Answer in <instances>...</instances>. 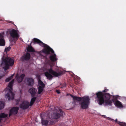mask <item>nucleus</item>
<instances>
[{"label":"nucleus","mask_w":126,"mask_h":126,"mask_svg":"<svg viewBox=\"0 0 126 126\" xmlns=\"http://www.w3.org/2000/svg\"><path fill=\"white\" fill-rule=\"evenodd\" d=\"M30 106L29 102L27 101L23 102L20 105V108L23 109H26L28 108Z\"/></svg>","instance_id":"nucleus-12"},{"label":"nucleus","mask_w":126,"mask_h":126,"mask_svg":"<svg viewBox=\"0 0 126 126\" xmlns=\"http://www.w3.org/2000/svg\"><path fill=\"white\" fill-rule=\"evenodd\" d=\"M56 92L58 94H59L60 93V90H57L56 91Z\"/></svg>","instance_id":"nucleus-32"},{"label":"nucleus","mask_w":126,"mask_h":126,"mask_svg":"<svg viewBox=\"0 0 126 126\" xmlns=\"http://www.w3.org/2000/svg\"><path fill=\"white\" fill-rule=\"evenodd\" d=\"M34 42L37 43L40 46L44 47L45 48L42 50V52L47 55L50 54V52L53 54L54 53V51L53 49L44 43L40 40L36 38H34L33 39Z\"/></svg>","instance_id":"nucleus-2"},{"label":"nucleus","mask_w":126,"mask_h":126,"mask_svg":"<svg viewBox=\"0 0 126 126\" xmlns=\"http://www.w3.org/2000/svg\"><path fill=\"white\" fill-rule=\"evenodd\" d=\"M49 58L50 60L53 62H55L57 60V59L56 58V55L55 54L50 55Z\"/></svg>","instance_id":"nucleus-16"},{"label":"nucleus","mask_w":126,"mask_h":126,"mask_svg":"<svg viewBox=\"0 0 126 126\" xmlns=\"http://www.w3.org/2000/svg\"><path fill=\"white\" fill-rule=\"evenodd\" d=\"M41 122L43 125H47L48 121L47 120L44 119L41 116Z\"/></svg>","instance_id":"nucleus-20"},{"label":"nucleus","mask_w":126,"mask_h":126,"mask_svg":"<svg viewBox=\"0 0 126 126\" xmlns=\"http://www.w3.org/2000/svg\"><path fill=\"white\" fill-rule=\"evenodd\" d=\"M118 124L121 126H126V123L124 122H118Z\"/></svg>","instance_id":"nucleus-26"},{"label":"nucleus","mask_w":126,"mask_h":126,"mask_svg":"<svg viewBox=\"0 0 126 126\" xmlns=\"http://www.w3.org/2000/svg\"><path fill=\"white\" fill-rule=\"evenodd\" d=\"M32 97V98L31 100L30 103V104H29L30 106H32L33 105L37 98V97H34V96Z\"/></svg>","instance_id":"nucleus-21"},{"label":"nucleus","mask_w":126,"mask_h":126,"mask_svg":"<svg viewBox=\"0 0 126 126\" xmlns=\"http://www.w3.org/2000/svg\"><path fill=\"white\" fill-rule=\"evenodd\" d=\"M60 85L61 86V88H64L66 87V84L65 83H64L63 84H61Z\"/></svg>","instance_id":"nucleus-28"},{"label":"nucleus","mask_w":126,"mask_h":126,"mask_svg":"<svg viewBox=\"0 0 126 126\" xmlns=\"http://www.w3.org/2000/svg\"><path fill=\"white\" fill-rule=\"evenodd\" d=\"M31 43L30 45H29L28 47L27 48V50L29 52H34L35 51V50L33 47L31 46Z\"/></svg>","instance_id":"nucleus-19"},{"label":"nucleus","mask_w":126,"mask_h":126,"mask_svg":"<svg viewBox=\"0 0 126 126\" xmlns=\"http://www.w3.org/2000/svg\"><path fill=\"white\" fill-rule=\"evenodd\" d=\"M10 36L12 38V41H16L18 39L19 35L17 31L14 29H12L9 31Z\"/></svg>","instance_id":"nucleus-6"},{"label":"nucleus","mask_w":126,"mask_h":126,"mask_svg":"<svg viewBox=\"0 0 126 126\" xmlns=\"http://www.w3.org/2000/svg\"><path fill=\"white\" fill-rule=\"evenodd\" d=\"M51 123H50L51 124L53 125V122H52V121H51Z\"/></svg>","instance_id":"nucleus-36"},{"label":"nucleus","mask_w":126,"mask_h":126,"mask_svg":"<svg viewBox=\"0 0 126 126\" xmlns=\"http://www.w3.org/2000/svg\"><path fill=\"white\" fill-rule=\"evenodd\" d=\"M14 64V60L9 57H5L3 56L2 58V62L1 65L3 66V69L6 71L8 69L10 66H12Z\"/></svg>","instance_id":"nucleus-3"},{"label":"nucleus","mask_w":126,"mask_h":126,"mask_svg":"<svg viewBox=\"0 0 126 126\" xmlns=\"http://www.w3.org/2000/svg\"><path fill=\"white\" fill-rule=\"evenodd\" d=\"M115 105L117 107L120 108H122L123 107V106L121 102L118 100H117L116 101Z\"/></svg>","instance_id":"nucleus-22"},{"label":"nucleus","mask_w":126,"mask_h":126,"mask_svg":"<svg viewBox=\"0 0 126 126\" xmlns=\"http://www.w3.org/2000/svg\"><path fill=\"white\" fill-rule=\"evenodd\" d=\"M8 115L5 114L4 113H1L0 114V118H4L7 117Z\"/></svg>","instance_id":"nucleus-25"},{"label":"nucleus","mask_w":126,"mask_h":126,"mask_svg":"<svg viewBox=\"0 0 126 126\" xmlns=\"http://www.w3.org/2000/svg\"><path fill=\"white\" fill-rule=\"evenodd\" d=\"M109 90L107 89H105L103 91V92H107Z\"/></svg>","instance_id":"nucleus-30"},{"label":"nucleus","mask_w":126,"mask_h":126,"mask_svg":"<svg viewBox=\"0 0 126 126\" xmlns=\"http://www.w3.org/2000/svg\"><path fill=\"white\" fill-rule=\"evenodd\" d=\"M114 121L115 123H118V122H119L118 121L117 119H116Z\"/></svg>","instance_id":"nucleus-34"},{"label":"nucleus","mask_w":126,"mask_h":126,"mask_svg":"<svg viewBox=\"0 0 126 126\" xmlns=\"http://www.w3.org/2000/svg\"><path fill=\"white\" fill-rule=\"evenodd\" d=\"M48 72L50 74L56 77H58L63 74L64 72L62 70H60L57 72L53 71L51 68H50L48 70Z\"/></svg>","instance_id":"nucleus-8"},{"label":"nucleus","mask_w":126,"mask_h":126,"mask_svg":"<svg viewBox=\"0 0 126 126\" xmlns=\"http://www.w3.org/2000/svg\"><path fill=\"white\" fill-rule=\"evenodd\" d=\"M105 103V105L107 106L108 105H111L112 103V102L110 100H105V101L104 103Z\"/></svg>","instance_id":"nucleus-23"},{"label":"nucleus","mask_w":126,"mask_h":126,"mask_svg":"<svg viewBox=\"0 0 126 126\" xmlns=\"http://www.w3.org/2000/svg\"><path fill=\"white\" fill-rule=\"evenodd\" d=\"M2 119L1 118H0V123H1V122Z\"/></svg>","instance_id":"nucleus-35"},{"label":"nucleus","mask_w":126,"mask_h":126,"mask_svg":"<svg viewBox=\"0 0 126 126\" xmlns=\"http://www.w3.org/2000/svg\"><path fill=\"white\" fill-rule=\"evenodd\" d=\"M108 119L109 120H110L112 121H114V120L113 119H111V118H109Z\"/></svg>","instance_id":"nucleus-33"},{"label":"nucleus","mask_w":126,"mask_h":126,"mask_svg":"<svg viewBox=\"0 0 126 126\" xmlns=\"http://www.w3.org/2000/svg\"><path fill=\"white\" fill-rule=\"evenodd\" d=\"M10 80V79L9 78H8L6 79L5 81L6 82H9Z\"/></svg>","instance_id":"nucleus-29"},{"label":"nucleus","mask_w":126,"mask_h":126,"mask_svg":"<svg viewBox=\"0 0 126 126\" xmlns=\"http://www.w3.org/2000/svg\"><path fill=\"white\" fill-rule=\"evenodd\" d=\"M26 83L28 85L30 86H33L34 85V80L32 78H27L26 79Z\"/></svg>","instance_id":"nucleus-11"},{"label":"nucleus","mask_w":126,"mask_h":126,"mask_svg":"<svg viewBox=\"0 0 126 126\" xmlns=\"http://www.w3.org/2000/svg\"><path fill=\"white\" fill-rule=\"evenodd\" d=\"M38 82L39 85L38 86V94H40L43 91L45 87V84L41 80V78L40 76H37Z\"/></svg>","instance_id":"nucleus-7"},{"label":"nucleus","mask_w":126,"mask_h":126,"mask_svg":"<svg viewBox=\"0 0 126 126\" xmlns=\"http://www.w3.org/2000/svg\"><path fill=\"white\" fill-rule=\"evenodd\" d=\"M4 33H0V46H4L5 45V42L4 39Z\"/></svg>","instance_id":"nucleus-13"},{"label":"nucleus","mask_w":126,"mask_h":126,"mask_svg":"<svg viewBox=\"0 0 126 126\" xmlns=\"http://www.w3.org/2000/svg\"><path fill=\"white\" fill-rule=\"evenodd\" d=\"M59 110L61 114L58 113L54 112L53 113L51 116L52 118L57 119L59 118L61 116H63V112L60 109Z\"/></svg>","instance_id":"nucleus-9"},{"label":"nucleus","mask_w":126,"mask_h":126,"mask_svg":"<svg viewBox=\"0 0 126 126\" xmlns=\"http://www.w3.org/2000/svg\"><path fill=\"white\" fill-rule=\"evenodd\" d=\"M37 91V90L33 87L30 88L29 90L32 97L34 96L35 95Z\"/></svg>","instance_id":"nucleus-14"},{"label":"nucleus","mask_w":126,"mask_h":126,"mask_svg":"<svg viewBox=\"0 0 126 126\" xmlns=\"http://www.w3.org/2000/svg\"><path fill=\"white\" fill-rule=\"evenodd\" d=\"M19 109V107H12L10 110L9 114V117H10L12 114H16L18 112Z\"/></svg>","instance_id":"nucleus-10"},{"label":"nucleus","mask_w":126,"mask_h":126,"mask_svg":"<svg viewBox=\"0 0 126 126\" xmlns=\"http://www.w3.org/2000/svg\"><path fill=\"white\" fill-rule=\"evenodd\" d=\"M14 81V79H12L9 83L8 85V87H9V89L8 92L5 95V97L6 98H8L9 100H13L14 99L15 94L12 92L13 90L12 86Z\"/></svg>","instance_id":"nucleus-5"},{"label":"nucleus","mask_w":126,"mask_h":126,"mask_svg":"<svg viewBox=\"0 0 126 126\" xmlns=\"http://www.w3.org/2000/svg\"><path fill=\"white\" fill-rule=\"evenodd\" d=\"M45 75L47 79L49 80L51 79L53 77L52 75L51 74H50L48 72H45Z\"/></svg>","instance_id":"nucleus-17"},{"label":"nucleus","mask_w":126,"mask_h":126,"mask_svg":"<svg viewBox=\"0 0 126 126\" xmlns=\"http://www.w3.org/2000/svg\"><path fill=\"white\" fill-rule=\"evenodd\" d=\"M97 98V101L100 105L103 104L105 100H109L111 95L109 93L104 94L102 92H99L96 94Z\"/></svg>","instance_id":"nucleus-4"},{"label":"nucleus","mask_w":126,"mask_h":126,"mask_svg":"<svg viewBox=\"0 0 126 126\" xmlns=\"http://www.w3.org/2000/svg\"><path fill=\"white\" fill-rule=\"evenodd\" d=\"M70 95L73 99V103L74 104H76V101H79L80 102L79 104L82 109H85L88 107L90 100V99L88 96H85L80 97L76 96H74L71 94H70Z\"/></svg>","instance_id":"nucleus-1"},{"label":"nucleus","mask_w":126,"mask_h":126,"mask_svg":"<svg viewBox=\"0 0 126 126\" xmlns=\"http://www.w3.org/2000/svg\"><path fill=\"white\" fill-rule=\"evenodd\" d=\"M23 59L26 61L29 60L30 58V53H27L26 55L23 57Z\"/></svg>","instance_id":"nucleus-18"},{"label":"nucleus","mask_w":126,"mask_h":126,"mask_svg":"<svg viewBox=\"0 0 126 126\" xmlns=\"http://www.w3.org/2000/svg\"><path fill=\"white\" fill-rule=\"evenodd\" d=\"M11 48V47H9L7 48H6L5 49V51L6 53H7V52L9 51L10 50Z\"/></svg>","instance_id":"nucleus-27"},{"label":"nucleus","mask_w":126,"mask_h":126,"mask_svg":"<svg viewBox=\"0 0 126 126\" xmlns=\"http://www.w3.org/2000/svg\"><path fill=\"white\" fill-rule=\"evenodd\" d=\"M12 22V21H11L10 22V23H11Z\"/></svg>","instance_id":"nucleus-37"},{"label":"nucleus","mask_w":126,"mask_h":126,"mask_svg":"<svg viewBox=\"0 0 126 126\" xmlns=\"http://www.w3.org/2000/svg\"><path fill=\"white\" fill-rule=\"evenodd\" d=\"M25 76V75L24 74H22L20 76L17 74L16 75V77L18 82H21L22 81Z\"/></svg>","instance_id":"nucleus-15"},{"label":"nucleus","mask_w":126,"mask_h":126,"mask_svg":"<svg viewBox=\"0 0 126 126\" xmlns=\"http://www.w3.org/2000/svg\"><path fill=\"white\" fill-rule=\"evenodd\" d=\"M4 103L3 102L0 101V110H1L3 109L4 107Z\"/></svg>","instance_id":"nucleus-24"},{"label":"nucleus","mask_w":126,"mask_h":126,"mask_svg":"<svg viewBox=\"0 0 126 126\" xmlns=\"http://www.w3.org/2000/svg\"><path fill=\"white\" fill-rule=\"evenodd\" d=\"M14 75H12L10 76L9 78L11 80L12 79Z\"/></svg>","instance_id":"nucleus-31"}]
</instances>
